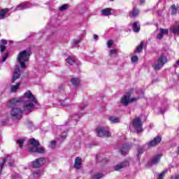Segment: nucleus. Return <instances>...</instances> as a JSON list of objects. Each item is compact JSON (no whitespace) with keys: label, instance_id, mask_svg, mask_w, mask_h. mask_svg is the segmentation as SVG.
<instances>
[{"label":"nucleus","instance_id":"de8ad7c7","mask_svg":"<svg viewBox=\"0 0 179 179\" xmlns=\"http://www.w3.org/2000/svg\"><path fill=\"white\" fill-rule=\"evenodd\" d=\"M137 93H138V94H141L142 96H143V94H144V92H143V91L142 90H140V92H138Z\"/></svg>","mask_w":179,"mask_h":179},{"label":"nucleus","instance_id":"a19ab883","mask_svg":"<svg viewBox=\"0 0 179 179\" xmlns=\"http://www.w3.org/2000/svg\"><path fill=\"white\" fill-rule=\"evenodd\" d=\"M80 41H82V39H80V38L73 41V45H78V44H79V43H80Z\"/></svg>","mask_w":179,"mask_h":179},{"label":"nucleus","instance_id":"f03ea898","mask_svg":"<svg viewBox=\"0 0 179 179\" xmlns=\"http://www.w3.org/2000/svg\"><path fill=\"white\" fill-rule=\"evenodd\" d=\"M30 55H31V50L30 49H27L19 52L17 61L22 69H26V62H29Z\"/></svg>","mask_w":179,"mask_h":179},{"label":"nucleus","instance_id":"e433bc0d","mask_svg":"<svg viewBox=\"0 0 179 179\" xmlns=\"http://www.w3.org/2000/svg\"><path fill=\"white\" fill-rule=\"evenodd\" d=\"M60 104H61V106H62L63 107H65V108L69 106V104H68V103H66V102H65L64 101H60Z\"/></svg>","mask_w":179,"mask_h":179},{"label":"nucleus","instance_id":"2eb2a0df","mask_svg":"<svg viewBox=\"0 0 179 179\" xmlns=\"http://www.w3.org/2000/svg\"><path fill=\"white\" fill-rule=\"evenodd\" d=\"M160 159H162V155H155L154 157L152 158L150 161V164H157L159 162H160Z\"/></svg>","mask_w":179,"mask_h":179},{"label":"nucleus","instance_id":"3c124183","mask_svg":"<svg viewBox=\"0 0 179 179\" xmlns=\"http://www.w3.org/2000/svg\"><path fill=\"white\" fill-rule=\"evenodd\" d=\"M36 174H38V172L34 173V176H36Z\"/></svg>","mask_w":179,"mask_h":179},{"label":"nucleus","instance_id":"ea45409f","mask_svg":"<svg viewBox=\"0 0 179 179\" xmlns=\"http://www.w3.org/2000/svg\"><path fill=\"white\" fill-rule=\"evenodd\" d=\"M142 153H143V149H142V148L138 149L137 157H141V155H142Z\"/></svg>","mask_w":179,"mask_h":179},{"label":"nucleus","instance_id":"2f4dec72","mask_svg":"<svg viewBox=\"0 0 179 179\" xmlns=\"http://www.w3.org/2000/svg\"><path fill=\"white\" fill-rule=\"evenodd\" d=\"M103 177H104V174L103 173H95L94 175V179H101V178H103Z\"/></svg>","mask_w":179,"mask_h":179},{"label":"nucleus","instance_id":"412c9836","mask_svg":"<svg viewBox=\"0 0 179 179\" xmlns=\"http://www.w3.org/2000/svg\"><path fill=\"white\" fill-rule=\"evenodd\" d=\"M129 148L128 147V145H123L120 149V152L121 155H127V153H128V150H129Z\"/></svg>","mask_w":179,"mask_h":179},{"label":"nucleus","instance_id":"39448f33","mask_svg":"<svg viewBox=\"0 0 179 179\" xmlns=\"http://www.w3.org/2000/svg\"><path fill=\"white\" fill-rule=\"evenodd\" d=\"M132 127L134 128V129H135V131H136V132L139 133V132H142L143 131V129L142 128V120H141V117H136L135 118L132 123Z\"/></svg>","mask_w":179,"mask_h":179},{"label":"nucleus","instance_id":"6e6552de","mask_svg":"<svg viewBox=\"0 0 179 179\" xmlns=\"http://www.w3.org/2000/svg\"><path fill=\"white\" fill-rule=\"evenodd\" d=\"M96 132H97V136H99L100 138L103 136H106V138L111 136V134H110V131L104 129V128L96 129Z\"/></svg>","mask_w":179,"mask_h":179},{"label":"nucleus","instance_id":"9d476101","mask_svg":"<svg viewBox=\"0 0 179 179\" xmlns=\"http://www.w3.org/2000/svg\"><path fill=\"white\" fill-rule=\"evenodd\" d=\"M162 142V137L160 136H157L152 141L148 143L149 148H153V146H157Z\"/></svg>","mask_w":179,"mask_h":179},{"label":"nucleus","instance_id":"ddd939ff","mask_svg":"<svg viewBox=\"0 0 179 179\" xmlns=\"http://www.w3.org/2000/svg\"><path fill=\"white\" fill-rule=\"evenodd\" d=\"M20 69L17 68L14 70L13 78L11 79L12 83H15V80H17V79H19L20 78Z\"/></svg>","mask_w":179,"mask_h":179},{"label":"nucleus","instance_id":"f704fd0d","mask_svg":"<svg viewBox=\"0 0 179 179\" xmlns=\"http://www.w3.org/2000/svg\"><path fill=\"white\" fill-rule=\"evenodd\" d=\"M55 146H57V142L55 141H52L50 142V148L52 149H55Z\"/></svg>","mask_w":179,"mask_h":179},{"label":"nucleus","instance_id":"a211bd4d","mask_svg":"<svg viewBox=\"0 0 179 179\" xmlns=\"http://www.w3.org/2000/svg\"><path fill=\"white\" fill-rule=\"evenodd\" d=\"M170 31L173 33L175 36H179V25L171 27L170 29Z\"/></svg>","mask_w":179,"mask_h":179},{"label":"nucleus","instance_id":"58836bf2","mask_svg":"<svg viewBox=\"0 0 179 179\" xmlns=\"http://www.w3.org/2000/svg\"><path fill=\"white\" fill-rule=\"evenodd\" d=\"M140 99H141V97H139V96L131 98L130 99V103H134L135 101H137V100H139Z\"/></svg>","mask_w":179,"mask_h":179},{"label":"nucleus","instance_id":"423d86ee","mask_svg":"<svg viewBox=\"0 0 179 179\" xmlns=\"http://www.w3.org/2000/svg\"><path fill=\"white\" fill-rule=\"evenodd\" d=\"M8 162V166L10 167H14L15 165L13 164V162H12V159L10 155H7L6 158H3L1 161V162L0 163V169H1V171H2V169H3V166H5V162Z\"/></svg>","mask_w":179,"mask_h":179},{"label":"nucleus","instance_id":"b1692460","mask_svg":"<svg viewBox=\"0 0 179 179\" xmlns=\"http://www.w3.org/2000/svg\"><path fill=\"white\" fill-rule=\"evenodd\" d=\"M71 84L73 85V86H79V84L80 83V80H79V78H71Z\"/></svg>","mask_w":179,"mask_h":179},{"label":"nucleus","instance_id":"9b49d317","mask_svg":"<svg viewBox=\"0 0 179 179\" xmlns=\"http://www.w3.org/2000/svg\"><path fill=\"white\" fill-rule=\"evenodd\" d=\"M127 166H129V162L128 161H124L120 164H117L113 167L115 171H120L121 169H125Z\"/></svg>","mask_w":179,"mask_h":179},{"label":"nucleus","instance_id":"1a4fd4ad","mask_svg":"<svg viewBox=\"0 0 179 179\" xmlns=\"http://www.w3.org/2000/svg\"><path fill=\"white\" fill-rule=\"evenodd\" d=\"M44 164V158L41 157L38 159H36L35 161L32 162V167L34 169H38L41 167Z\"/></svg>","mask_w":179,"mask_h":179},{"label":"nucleus","instance_id":"37998d69","mask_svg":"<svg viewBox=\"0 0 179 179\" xmlns=\"http://www.w3.org/2000/svg\"><path fill=\"white\" fill-rule=\"evenodd\" d=\"M7 59H8V53H6L5 55H3L2 62H5V61H6Z\"/></svg>","mask_w":179,"mask_h":179},{"label":"nucleus","instance_id":"5701e85b","mask_svg":"<svg viewBox=\"0 0 179 179\" xmlns=\"http://www.w3.org/2000/svg\"><path fill=\"white\" fill-rule=\"evenodd\" d=\"M20 86V83H17L15 85L11 86V87H10L11 93H15V92H17Z\"/></svg>","mask_w":179,"mask_h":179},{"label":"nucleus","instance_id":"20e7f679","mask_svg":"<svg viewBox=\"0 0 179 179\" xmlns=\"http://www.w3.org/2000/svg\"><path fill=\"white\" fill-rule=\"evenodd\" d=\"M168 59L167 57L164 55H162L157 59V61L155 62L152 64V68L155 71H160L162 66H164V64H166Z\"/></svg>","mask_w":179,"mask_h":179},{"label":"nucleus","instance_id":"cd10ccee","mask_svg":"<svg viewBox=\"0 0 179 179\" xmlns=\"http://www.w3.org/2000/svg\"><path fill=\"white\" fill-rule=\"evenodd\" d=\"M24 141H26V139L24 138H20L17 140V143L19 145V148H23V143H24Z\"/></svg>","mask_w":179,"mask_h":179},{"label":"nucleus","instance_id":"aec40b11","mask_svg":"<svg viewBox=\"0 0 179 179\" xmlns=\"http://www.w3.org/2000/svg\"><path fill=\"white\" fill-rule=\"evenodd\" d=\"M9 12L8 8H3L0 10V20L5 19L6 17V13Z\"/></svg>","mask_w":179,"mask_h":179},{"label":"nucleus","instance_id":"c85d7f7f","mask_svg":"<svg viewBox=\"0 0 179 179\" xmlns=\"http://www.w3.org/2000/svg\"><path fill=\"white\" fill-rule=\"evenodd\" d=\"M69 8V4L65 3L59 7V10L62 11V10H66V9Z\"/></svg>","mask_w":179,"mask_h":179},{"label":"nucleus","instance_id":"f257e3e1","mask_svg":"<svg viewBox=\"0 0 179 179\" xmlns=\"http://www.w3.org/2000/svg\"><path fill=\"white\" fill-rule=\"evenodd\" d=\"M9 103L10 107H14L10 110V118L13 121L22 120L23 113L30 114L38 106V101L30 90H27L22 97L11 99ZM20 103H23L22 109L16 107Z\"/></svg>","mask_w":179,"mask_h":179},{"label":"nucleus","instance_id":"8fccbe9b","mask_svg":"<svg viewBox=\"0 0 179 179\" xmlns=\"http://www.w3.org/2000/svg\"><path fill=\"white\" fill-rule=\"evenodd\" d=\"M176 64L179 66V59L178 61H176Z\"/></svg>","mask_w":179,"mask_h":179},{"label":"nucleus","instance_id":"4be33fe9","mask_svg":"<svg viewBox=\"0 0 179 179\" xmlns=\"http://www.w3.org/2000/svg\"><path fill=\"white\" fill-rule=\"evenodd\" d=\"M111 8H105L101 11V13L103 16H110L111 15Z\"/></svg>","mask_w":179,"mask_h":179},{"label":"nucleus","instance_id":"09e8293b","mask_svg":"<svg viewBox=\"0 0 179 179\" xmlns=\"http://www.w3.org/2000/svg\"><path fill=\"white\" fill-rule=\"evenodd\" d=\"M62 139H66V136H61Z\"/></svg>","mask_w":179,"mask_h":179},{"label":"nucleus","instance_id":"f3484780","mask_svg":"<svg viewBox=\"0 0 179 179\" xmlns=\"http://www.w3.org/2000/svg\"><path fill=\"white\" fill-rule=\"evenodd\" d=\"M139 15V10L136 8H134L131 11H130L129 16V17H136Z\"/></svg>","mask_w":179,"mask_h":179},{"label":"nucleus","instance_id":"0eeeda50","mask_svg":"<svg viewBox=\"0 0 179 179\" xmlns=\"http://www.w3.org/2000/svg\"><path fill=\"white\" fill-rule=\"evenodd\" d=\"M134 90H131V91L127 92V94L122 98L121 103L123 106H127L131 103L129 97H131V94H132Z\"/></svg>","mask_w":179,"mask_h":179},{"label":"nucleus","instance_id":"f8f14e48","mask_svg":"<svg viewBox=\"0 0 179 179\" xmlns=\"http://www.w3.org/2000/svg\"><path fill=\"white\" fill-rule=\"evenodd\" d=\"M159 30H160V33L157 35V38L158 40H162L164 36H167V34H169V29L160 28Z\"/></svg>","mask_w":179,"mask_h":179},{"label":"nucleus","instance_id":"864d4df0","mask_svg":"<svg viewBox=\"0 0 179 179\" xmlns=\"http://www.w3.org/2000/svg\"><path fill=\"white\" fill-rule=\"evenodd\" d=\"M10 43L12 44L13 42H12V41H10Z\"/></svg>","mask_w":179,"mask_h":179},{"label":"nucleus","instance_id":"393cba45","mask_svg":"<svg viewBox=\"0 0 179 179\" xmlns=\"http://www.w3.org/2000/svg\"><path fill=\"white\" fill-rule=\"evenodd\" d=\"M26 8H27V5L24 3H21L17 6L15 10H23V9H26Z\"/></svg>","mask_w":179,"mask_h":179},{"label":"nucleus","instance_id":"dca6fc26","mask_svg":"<svg viewBox=\"0 0 179 179\" xmlns=\"http://www.w3.org/2000/svg\"><path fill=\"white\" fill-rule=\"evenodd\" d=\"M8 44V41L6 40L2 39L0 41V51L1 52H3L5 50H6V45Z\"/></svg>","mask_w":179,"mask_h":179},{"label":"nucleus","instance_id":"7c9ffc66","mask_svg":"<svg viewBox=\"0 0 179 179\" xmlns=\"http://www.w3.org/2000/svg\"><path fill=\"white\" fill-rule=\"evenodd\" d=\"M143 45H145V43L143 42H141L138 46L136 48L137 52H141L142 50L143 49Z\"/></svg>","mask_w":179,"mask_h":179},{"label":"nucleus","instance_id":"72a5a7b5","mask_svg":"<svg viewBox=\"0 0 179 179\" xmlns=\"http://www.w3.org/2000/svg\"><path fill=\"white\" fill-rule=\"evenodd\" d=\"M171 14L173 15H177V8H176V5L174 4L172 6V12Z\"/></svg>","mask_w":179,"mask_h":179},{"label":"nucleus","instance_id":"603ef678","mask_svg":"<svg viewBox=\"0 0 179 179\" xmlns=\"http://www.w3.org/2000/svg\"><path fill=\"white\" fill-rule=\"evenodd\" d=\"M141 3H145V0H142Z\"/></svg>","mask_w":179,"mask_h":179},{"label":"nucleus","instance_id":"4468645a","mask_svg":"<svg viewBox=\"0 0 179 179\" xmlns=\"http://www.w3.org/2000/svg\"><path fill=\"white\" fill-rule=\"evenodd\" d=\"M74 169L80 170L82 169V158L77 157L74 161Z\"/></svg>","mask_w":179,"mask_h":179},{"label":"nucleus","instance_id":"473e14b6","mask_svg":"<svg viewBox=\"0 0 179 179\" xmlns=\"http://www.w3.org/2000/svg\"><path fill=\"white\" fill-rule=\"evenodd\" d=\"M168 170L166 169L164 171H162L161 173L159 174L158 176V178L157 179H163L164 178V175L166 174V173H167Z\"/></svg>","mask_w":179,"mask_h":179},{"label":"nucleus","instance_id":"49530a36","mask_svg":"<svg viewBox=\"0 0 179 179\" xmlns=\"http://www.w3.org/2000/svg\"><path fill=\"white\" fill-rule=\"evenodd\" d=\"M85 107H86V105H85V104L80 106V108H81V110H83L84 108H85Z\"/></svg>","mask_w":179,"mask_h":179},{"label":"nucleus","instance_id":"c756f323","mask_svg":"<svg viewBox=\"0 0 179 179\" xmlns=\"http://www.w3.org/2000/svg\"><path fill=\"white\" fill-rule=\"evenodd\" d=\"M109 120L113 124H118V122H120V119H118L117 117H109Z\"/></svg>","mask_w":179,"mask_h":179},{"label":"nucleus","instance_id":"bb28decb","mask_svg":"<svg viewBox=\"0 0 179 179\" xmlns=\"http://www.w3.org/2000/svg\"><path fill=\"white\" fill-rule=\"evenodd\" d=\"M132 27L134 33H138L139 30H141V26L138 25L137 23H134Z\"/></svg>","mask_w":179,"mask_h":179},{"label":"nucleus","instance_id":"5fc2aeb1","mask_svg":"<svg viewBox=\"0 0 179 179\" xmlns=\"http://www.w3.org/2000/svg\"><path fill=\"white\" fill-rule=\"evenodd\" d=\"M110 1H114V0H110Z\"/></svg>","mask_w":179,"mask_h":179},{"label":"nucleus","instance_id":"79ce46f5","mask_svg":"<svg viewBox=\"0 0 179 179\" xmlns=\"http://www.w3.org/2000/svg\"><path fill=\"white\" fill-rule=\"evenodd\" d=\"M114 42L113 41V40H110V41H108V42H107V45H108V48H110V47H111V45H113V43Z\"/></svg>","mask_w":179,"mask_h":179},{"label":"nucleus","instance_id":"c9c22d12","mask_svg":"<svg viewBox=\"0 0 179 179\" xmlns=\"http://www.w3.org/2000/svg\"><path fill=\"white\" fill-rule=\"evenodd\" d=\"M115 54H117V50L116 49H112L110 50V52H109V55L113 56V55H115Z\"/></svg>","mask_w":179,"mask_h":179},{"label":"nucleus","instance_id":"4c0bfd02","mask_svg":"<svg viewBox=\"0 0 179 179\" xmlns=\"http://www.w3.org/2000/svg\"><path fill=\"white\" fill-rule=\"evenodd\" d=\"M138 59H139L138 58V56H133L131 57V62H134V63L138 62Z\"/></svg>","mask_w":179,"mask_h":179},{"label":"nucleus","instance_id":"6e6d98bb","mask_svg":"<svg viewBox=\"0 0 179 179\" xmlns=\"http://www.w3.org/2000/svg\"><path fill=\"white\" fill-rule=\"evenodd\" d=\"M112 11H114V10H112Z\"/></svg>","mask_w":179,"mask_h":179},{"label":"nucleus","instance_id":"a18cd8bd","mask_svg":"<svg viewBox=\"0 0 179 179\" xmlns=\"http://www.w3.org/2000/svg\"><path fill=\"white\" fill-rule=\"evenodd\" d=\"M93 37H94V39L96 40V41H97V40H99V36H97L96 34H94L93 36Z\"/></svg>","mask_w":179,"mask_h":179},{"label":"nucleus","instance_id":"a878e982","mask_svg":"<svg viewBox=\"0 0 179 179\" xmlns=\"http://www.w3.org/2000/svg\"><path fill=\"white\" fill-rule=\"evenodd\" d=\"M82 115H83V113H78L74 114L72 116L73 121H78V120H79V118H80V117H82Z\"/></svg>","mask_w":179,"mask_h":179},{"label":"nucleus","instance_id":"6ab92c4d","mask_svg":"<svg viewBox=\"0 0 179 179\" xmlns=\"http://www.w3.org/2000/svg\"><path fill=\"white\" fill-rule=\"evenodd\" d=\"M66 62L69 65H73L76 62V57L74 56H69L66 59Z\"/></svg>","mask_w":179,"mask_h":179},{"label":"nucleus","instance_id":"7ed1b4c3","mask_svg":"<svg viewBox=\"0 0 179 179\" xmlns=\"http://www.w3.org/2000/svg\"><path fill=\"white\" fill-rule=\"evenodd\" d=\"M30 145H33L32 147H29L28 150L30 153H39L43 155L45 150L44 148L40 147V142L35 138H31L29 140Z\"/></svg>","mask_w":179,"mask_h":179},{"label":"nucleus","instance_id":"c03bdc74","mask_svg":"<svg viewBox=\"0 0 179 179\" xmlns=\"http://www.w3.org/2000/svg\"><path fill=\"white\" fill-rule=\"evenodd\" d=\"M171 179H179V173L175 174L174 176H171Z\"/></svg>","mask_w":179,"mask_h":179}]
</instances>
